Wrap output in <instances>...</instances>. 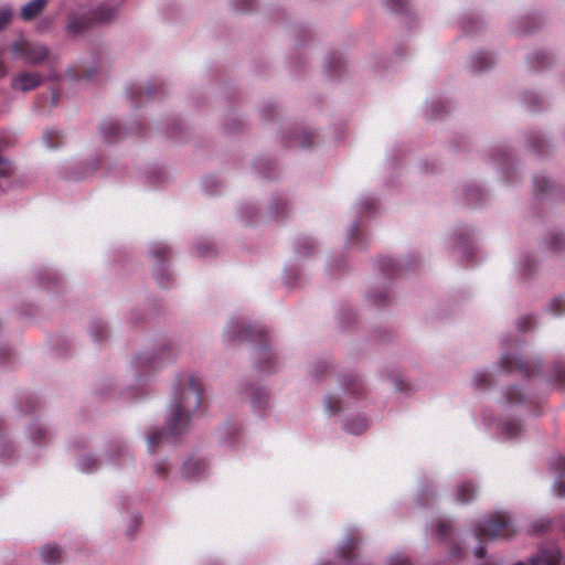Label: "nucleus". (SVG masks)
<instances>
[{
  "mask_svg": "<svg viewBox=\"0 0 565 565\" xmlns=\"http://www.w3.org/2000/svg\"><path fill=\"white\" fill-rule=\"evenodd\" d=\"M203 402V386L199 379L191 375L186 381L178 380L167 427L162 430H153L147 436L149 451L153 452L163 439L183 434L189 427L191 416L196 413Z\"/></svg>",
  "mask_w": 565,
  "mask_h": 565,
  "instance_id": "f257e3e1",
  "label": "nucleus"
},
{
  "mask_svg": "<svg viewBox=\"0 0 565 565\" xmlns=\"http://www.w3.org/2000/svg\"><path fill=\"white\" fill-rule=\"evenodd\" d=\"M116 15L117 9L115 7L100 4L90 11L71 14L68 18L67 30L70 33L77 35L96 23H106L111 21Z\"/></svg>",
  "mask_w": 565,
  "mask_h": 565,
  "instance_id": "f03ea898",
  "label": "nucleus"
},
{
  "mask_svg": "<svg viewBox=\"0 0 565 565\" xmlns=\"http://www.w3.org/2000/svg\"><path fill=\"white\" fill-rule=\"evenodd\" d=\"M228 334L231 340H254L258 339L260 342V345L258 348V355L262 361H264L267 364H262L260 370L264 372H271L274 371V366L270 365V362L273 360V354L269 351V349L266 345V338L267 332L262 327L256 326H245L243 323H235L231 326L228 330Z\"/></svg>",
  "mask_w": 565,
  "mask_h": 565,
  "instance_id": "7ed1b4c3",
  "label": "nucleus"
},
{
  "mask_svg": "<svg viewBox=\"0 0 565 565\" xmlns=\"http://www.w3.org/2000/svg\"><path fill=\"white\" fill-rule=\"evenodd\" d=\"M510 518L502 513H494L484 519L475 529L476 537L480 543L487 540L508 539L514 534Z\"/></svg>",
  "mask_w": 565,
  "mask_h": 565,
  "instance_id": "20e7f679",
  "label": "nucleus"
},
{
  "mask_svg": "<svg viewBox=\"0 0 565 565\" xmlns=\"http://www.w3.org/2000/svg\"><path fill=\"white\" fill-rule=\"evenodd\" d=\"M10 52L14 58H21L31 65H38L46 61L50 51L40 43H33L24 38H20L10 45Z\"/></svg>",
  "mask_w": 565,
  "mask_h": 565,
  "instance_id": "39448f33",
  "label": "nucleus"
},
{
  "mask_svg": "<svg viewBox=\"0 0 565 565\" xmlns=\"http://www.w3.org/2000/svg\"><path fill=\"white\" fill-rule=\"evenodd\" d=\"M501 366L507 372H519L525 377H531L539 372L541 365L507 353L501 356Z\"/></svg>",
  "mask_w": 565,
  "mask_h": 565,
  "instance_id": "423d86ee",
  "label": "nucleus"
},
{
  "mask_svg": "<svg viewBox=\"0 0 565 565\" xmlns=\"http://www.w3.org/2000/svg\"><path fill=\"white\" fill-rule=\"evenodd\" d=\"M151 254L157 260L154 269L156 280L161 287H166L170 281V274L166 268V262L170 254V248L167 245L159 243L152 247Z\"/></svg>",
  "mask_w": 565,
  "mask_h": 565,
  "instance_id": "0eeeda50",
  "label": "nucleus"
},
{
  "mask_svg": "<svg viewBox=\"0 0 565 565\" xmlns=\"http://www.w3.org/2000/svg\"><path fill=\"white\" fill-rule=\"evenodd\" d=\"M42 77L35 72H21L12 78L11 87L21 92H29L39 87Z\"/></svg>",
  "mask_w": 565,
  "mask_h": 565,
  "instance_id": "6e6552de",
  "label": "nucleus"
},
{
  "mask_svg": "<svg viewBox=\"0 0 565 565\" xmlns=\"http://www.w3.org/2000/svg\"><path fill=\"white\" fill-rule=\"evenodd\" d=\"M206 469L207 465L204 459L192 456L184 461L181 476L185 480H196L204 476Z\"/></svg>",
  "mask_w": 565,
  "mask_h": 565,
  "instance_id": "1a4fd4ad",
  "label": "nucleus"
},
{
  "mask_svg": "<svg viewBox=\"0 0 565 565\" xmlns=\"http://www.w3.org/2000/svg\"><path fill=\"white\" fill-rule=\"evenodd\" d=\"M477 494V487L471 481H463L457 486L456 500L461 504L471 502Z\"/></svg>",
  "mask_w": 565,
  "mask_h": 565,
  "instance_id": "9d476101",
  "label": "nucleus"
},
{
  "mask_svg": "<svg viewBox=\"0 0 565 565\" xmlns=\"http://www.w3.org/2000/svg\"><path fill=\"white\" fill-rule=\"evenodd\" d=\"M47 0H32L21 9V17L25 21H31L38 17L45 8Z\"/></svg>",
  "mask_w": 565,
  "mask_h": 565,
  "instance_id": "9b49d317",
  "label": "nucleus"
},
{
  "mask_svg": "<svg viewBox=\"0 0 565 565\" xmlns=\"http://www.w3.org/2000/svg\"><path fill=\"white\" fill-rule=\"evenodd\" d=\"M102 135L107 142H113L122 136V128L116 121H105L100 126Z\"/></svg>",
  "mask_w": 565,
  "mask_h": 565,
  "instance_id": "f8f14e48",
  "label": "nucleus"
},
{
  "mask_svg": "<svg viewBox=\"0 0 565 565\" xmlns=\"http://www.w3.org/2000/svg\"><path fill=\"white\" fill-rule=\"evenodd\" d=\"M41 556L44 563L56 565L61 559V550L56 544H47L42 547Z\"/></svg>",
  "mask_w": 565,
  "mask_h": 565,
  "instance_id": "ddd939ff",
  "label": "nucleus"
},
{
  "mask_svg": "<svg viewBox=\"0 0 565 565\" xmlns=\"http://www.w3.org/2000/svg\"><path fill=\"white\" fill-rule=\"evenodd\" d=\"M342 383L347 392L354 395H360L364 392V386L361 380L353 374H345L342 377Z\"/></svg>",
  "mask_w": 565,
  "mask_h": 565,
  "instance_id": "4468645a",
  "label": "nucleus"
},
{
  "mask_svg": "<svg viewBox=\"0 0 565 565\" xmlns=\"http://www.w3.org/2000/svg\"><path fill=\"white\" fill-rule=\"evenodd\" d=\"M472 67L476 71H484L493 64V58L489 53L480 52L472 56Z\"/></svg>",
  "mask_w": 565,
  "mask_h": 565,
  "instance_id": "2eb2a0df",
  "label": "nucleus"
},
{
  "mask_svg": "<svg viewBox=\"0 0 565 565\" xmlns=\"http://www.w3.org/2000/svg\"><path fill=\"white\" fill-rule=\"evenodd\" d=\"M503 396L510 405L523 404L526 399L525 395L516 386L508 387L504 391Z\"/></svg>",
  "mask_w": 565,
  "mask_h": 565,
  "instance_id": "dca6fc26",
  "label": "nucleus"
},
{
  "mask_svg": "<svg viewBox=\"0 0 565 565\" xmlns=\"http://www.w3.org/2000/svg\"><path fill=\"white\" fill-rule=\"evenodd\" d=\"M367 426H369V423H367L366 418L359 417L356 419L347 422L344 425V430L350 434H353V435H360L363 431H365Z\"/></svg>",
  "mask_w": 565,
  "mask_h": 565,
  "instance_id": "f3484780",
  "label": "nucleus"
},
{
  "mask_svg": "<svg viewBox=\"0 0 565 565\" xmlns=\"http://www.w3.org/2000/svg\"><path fill=\"white\" fill-rule=\"evenodd\" d=\"M62 139H63V137H62L61 132L57 130H54V129L47 130L43 136V140H44L45 145L52 149L61 146Z\"/></svg>",
  "mask_w": 565,
  "mask_h": 565,
  "instance_id": "a211bd4d",
  "label": "nucleus"
},
{
  "mask_svg": "<svg viewBox=\"0 0 565 565\" xmlns=\"http://www.w3.org/2000/svg\"><path fill=\"white\" fill-rule=\"evenodd\" d=\"M379 265L381 270L387 276L396 275L399 270L397 264L390 257H382L379 260Z\"/></svg>",
  "mask_w": 565,
  "mask_h": 565,
  "instance_id": "6ab92c4d",
  "label": "nucleus"
},
{
  "mask_svg": "<svg viewBox=\"0 0 565 565\" xmlns=\"http://www.w3.org/2000/svg\"><path fill=\"white\" fill-rule=\"evenodd\" d=\"M548 247L553 252H561L565 248V236L563 234L553 233L548 238Z\"/></svg>",
  "mask_w": 565,
  "mask_h": 565,
  "instance_id": "aec40b11",
  "label": "nucleus"
},
{
  "mask_svg": "<svg viewBox=\"0 0 565 565\" xmlns=\"http://www.w3.org/2000/svg\"><path fill=\"white\" fill-rule=\"evenodd\" d=\"M324 407L330 414H337L341 411V402L339 398L328 395L324 399Z\"/></svg>",
  "mask_w": 565,
  "mask_h": 565,
  "instance_id": "412c9836",
  "label": "nucleus"
},
{
  "mask_svg": "<svg viewBox=\"0 0 565 565\" xmlns=\"http://www.w3.org/2000/svg\"><path fill=\"white\" fill-rule=\"evenodd\" d=\"M482 195V191L477 186L469 188L466 191V198L470 205H477L481 201Z\"/></svg>",
  "mask_w": 565,
  "mask_h": 565,
  "instance_id": "4be33fe9",
  "label": "nucleus"
},
{
  "mask_svg": "<svg viewBox=\"0 0 565 565\" xmlns=\"http://www.w3.org/2000/svg\"><path fill=\"white\" fill-rule=\"evenodd\" d=\"M502 429L508 437H515L521 430V425L515 420L505 422Z\"/></svg>",
  "mask_w": 565,
  "mask_h": 565,
  "instance_id": "5701e85b",
  "label": "nucleus"
},
{
  "mask_svg": "<svg viewBox=\"0 0 565 565\" xmlns=\"http://www.w3.org/2000/svg\"><path fill=\"white\" fill-rule=\"evenodd\" d=\"M551 181L545 177H535L534 178V189L539 193H545L551 188Z\"/></svg>",
  "mask_w": 565,
  "mask_h": 565,
  "instance_id": "b1692460",
  "label": "nucleus"
},
{
  "mask_svg": "<svg viewBox=\"0 0 565 565\" xmlns=\"http://www.w3.org/2000/svg\"><path fill=\"white\" fill-rule=\"evenodd\" d=\"M550 310L559 316L565 312V299L562 297H555L550 303Z\"/></svg>",
  "mask_w": 565,
  "mask_h": 565,
  "instance_id": "393cba45",
  "label": "nucleus"
},
{
  "mask_svg": "<svg viewBox=\"0 0 565 565\" xmlns=\"http://www.w3.org/2000/svg\"><path fill=\"white\" fill-rule=\"evenodd\" d=\"M386 7L393 12H404L407 8V0H386Z\"/></svg>",
  "mask_w": 565,
  "mask_h": 565,
  "instance_id": "a878e982",
  "label": "nucleus"
},
{
  "mask_svg": "<svg viewBox=\"0 0 565 565\" xmlns=\"http://www.w3.org/2000/svg\"><path fill=\"white\" fill-rule=\"evenodd\" d=\"M92 334L95 341H100L107 335V329L102 323H94L92 327Z\"/></svg>",
  "mask_w": 565,
  "mask_h": 565,
  "instance_id": "bb28decb",
  "label": "nucleus"
},
{
  "mask_svg": "<svg viewBox=\"0 0 565 565\" xmlns=\"http://www.w3.org/2000/svg\"><path fill=\"white\" fill-rule=\"evenodd\" d=\"M534 324V317L533 316H525L519 319L518 321V329L520 331H526L530 330Z\"/></svg>",
  "mask_w": 565,
  "mask_h": 565,
  "instance_id": "cd10ccee",
  "label": "nucleus"
},
{
  "mask_svg": "<svg viewBox=\"0 0 565 565\" xmlns=\"http://www.w3.org/2000/svg\"><path fill=\"white\" fill-rule=\"evenodd\" d=\"M451 524L449 522H439L437 525V534L440 539H447L451 534Z\"/></svg>",
  "mask_w": 565,
  "mask_h": 565,
  "instance_id": "c85d7f7f",
  "label": "nucleus"
},
{
  "mask_svg": "<svg viewBox=\"0 0 565 565\" xmlns=\"http://www.w3.org/2000/svg\"><path fill=\"white\" fill-rule=\"evenodd\" d=\"M475 385L478 388H484L489 386V375L487 373H477L473 379Z\"/></svg>",
  "mask_w": 565,
  "mask_h": 565,
  "instance_id": "c756f323",
  "label": "nucleus"
},
{
  "mask_svg": "<svg viewBox=\"0 0 565 565\" xmlns=\"http://www.w3.org/2000/svg\"><path fill=\"white\" fill-rule=\"evenodd\" d=\"M12 18V12L8 8H3L0 10V30L7 26Z\"/></svg>",
  "mask_w": 565,
  "mask_h": 565,
  "instance_id": "7c9ffc66",
  "label": "nucleus"
},
{
  "mask_svg": "<svg viewBox=\"0 0 565 565\" xmlns=\"http://www.w3.org/2000/svg\"><path fill=\"white\" fill-rule=\"evenodd\" d=\"M153 470L158 477L166 478L169 475L170 468L164 461H161L154 465Z\"/></svg>",
  "mask_w": 565,
  "mask_h": 565,
  "instance_id": "2f4dec72",
  "label": "nucleus"
},
{
  "mask_svg": "<svg viewBox=\"0 0 565 565\" xmlns=\"http://www.w3.org/2000/svg\"><path fill=\"white\" fill-rule=\"evenodd\" d=\"M96 467V461L92 457H85L81 460V468L84 472H90Z\"/></svg>",
  "mask_w": 565,
  "mask_h": 565,
  "instance_id": "473e14b6",
  "label": "nucleus"
},
{
  "mask_svg": "<svg viewBox=\"0 0 565 565\" xmlns=\"http://www.w3.org/2000/svg\"><path fill=\"white\" fill-rule=\"evenodd\" d=\"M46 431L42 427H38L31 431V437L35 443H42L45 439Z\"/></svg>",
  "mask_w": 565,
  "mask_h": 565,
  "instance_id": "72a5a7b5",
  "label": "nucleus"
},
{
  "mask_svg": "<svg viewBox=\"0 0 565 565\" xmlns=\"http://www.w3.org/2000/svg\"><path fill=\"white\" fill-rule=\"evenodd\" d=\"M388 565H411V562L406 556L395 555L391 557Z\"/></svg>",
  "mask_w": 565,
  "mask_h": 565,
  "instance_id": "f704fd0d",
  "label": "nucleus"
},
{
  "mask_svg": "<svg viewBox=\"0 0 565 565\" xmlns=\"http://www.w3.org/2000/svg\"><path fill=\"white\" fill-rule=\"evenodd\" d=\"M555 381L561 385H565V366L557 365L555 367Z\"/></svg>",
  "mask_w": 565,
  "mask_h": 565,
  "instance_id": "c9c22d12",
  "label": "nucleus"
},
{
  "mask_svg": "<svg viewBox=\"0 0 565 565\" xmlns=\"http://www.w3.org/2000/svg\"><path fill=\"white\" fill-rule=\"evenodd\" d=\"M313 135L312 134H303L302 137H301V140H300V145L303 147V148H308V147H311L313 145Z\"/></svg>",
  "mask_w": 565,
  "mask_h": 565,
  "instance_id": "e433bc0d",
  "label": "nucleus"
},
{
  "mask_svg": "<svg viewBox=\"0 0 565 565\" xmlns=\"http://www.w3.org/2000/svg\"><path fill=\"white\" fill-rule=\"evenodd\" d=\"M545 142L544 140L540 139V138H535L532 142V147L533 149L537 152V153H543L545 150Z\"/></svg>",
  "mask_w": 565,
  "mask_h": 565,
  "instance_id": "4c0bfd02",
  "label": "nucleus"
},
{
  "mask_svg": "<svg viewBox=\"0 0 565 565\" xmlns=\"http://www.w3.org/2000/svg\"><path fill=\"white\" fill-rule=\"evenodd\" d=\"M160 89V86L157 85V84H148L146 87H145V94L147 95L148 98L152 97L156 95V93Z\"/></svg>",
  "mask_w": 565,
  "mask_h": 565,
  "instance_id": "58836bf2",
  "label": "nucleus"
},
{
  "mask_svg": "<svg viewBox=\"0 0 565 565\" xmlns=\"http://www.w3.org/2000/svg\"><path fill=\"white\" fill-rule=\"evenodd\" d=\"M341 65H342V62L339 56H332V58L329 62L330 68H333L335 73H339Z\"/></svg>",
  "mask_w": 565,
  "mask_h": 565,
  "instance_id": "ea45409f",
  "label": "nucleus"
},
{
  "mask_svg": "<svg viewBox=\"0 0 565 565\" xmlns=\"http://www.w3.org/2000/svg\"><path fill=\"white\" fill-rule=\"evenodd\" d=\"M242 11H248L253 8L254 0H235Z\"/></svg>",
  "mask_w": 565,
  "mask_h": 565,
  "instance_id": "a19ab883",
  "label": "nucleus"
},
{
  "mask_svg": "<svg viewBox=\"0 0 565 565\" xmlns=\"http://www.w3.org/2000/svg\"><path fill=\"white\" fill-rule=\"evenodd\" d=\"M142 88L140 86L138 87H131L129 89V94H130V97L131 99H139L142 95Z\"/></svg>",
  "mask_w": 565,
  "mask_h": 565,
  "instance_id": "79ce46f5",
  "label": "nucleus"
},
{
  "mask_svg": "<svg viewBox=\"0 0 565 565\" xmlns=\"http://www.w3.org/2000/svg\"><path fill=\"white\" fill-rule=\"evenodd\" d=\"M556 491L559 497H565V481L558 480L556 482Z\"/></svg>",
  "mask_w": 565,
  "mask_h": 565,
  "instance_id": "37998d69",
  "label": "nucleus"
},
{
  "mask_svg": "<svg viewBox=\"0 0 565 565\" xmlns=\"http://www.w3.org/2000/svg\"><path fill=\"white\" fill-rule=\"evenodd\" d=\"M263 397H265V394H263V393L255 394V396L252 399V403H253L254 407H259L260 408V404H262V398Z\"/></svg>",
  "mask_w": 565,
  "mask_h": 565,
  "instance_id": "c03bdc74",
  "label": "nucleus"
},
{
  "mask_svg": "<svg viewBox=\"0 0 565 565\" xmlns=\"http://www.w3.org/2000/svg\"><path fill=\"white\" fill-rule=\"evenodd\" d=\"M3 51L0 50V77H4L8 74V70L2 61Z\"/></svg>",
  "mask_w": 565,
  "mask_h": 565,
  "instance_id": "a18cd8bd",
  "label": "nucleus"
},
{
  "mask_svg": "<svg viewBox=\"0 0 565 565\" xmlns=\"http://www.w3.org/2000/svg\"><path fill=\"white\" fill-rule=\"evenodd\" d=\"M475 555H476L477 558H483L486 556V547L484 546H479L476 550Z\"/></svg>",
  "mask_w": 565,
  "mask_h": 565,
  "instance_id": "49530a36",
  "label": "nucleus"
},
{
  "mask_svg": "<svg viewBox=\"0 0 565 565\" xmlns=\"http://www.w3.org/2000/svg\"><path fill=\"white\" fill-rule=\"evenodd\" d=\"M320 369H321V372H322L323 370H326V369H327V364H326L324 362L319 363V364L316 366L315 371H313V375H315V376H319V374H320Z\"/></svg>",
  "mask_w": 565,
  "mask_h": 565,
  "instance_id": "de8ad7c7",
  "label": "nucleus"
},
{
  "mask_svg": "<svg viewBox=\"0 0 565 565\" xmlns=\"http://www.w3.org/2000/svg\"><path fill=\"white\" fill-rule=\"evenodd\" d=\"M547 58L548 57L545 54H541L537 56L539 63L542 67L547 65V63H545V60H547Z\"/></svg>",
  "mask_w": 565,
  "mask_h": 565,
  "instance_id": "09e8293b",
  "label": "nucleus"
},
{
  "mask_svg": "<svg viewBox=\"0 0 565 565\" xmlns=\"http://www.w3.org/2000/svg\"><path fill=\"white\" fill-rule=\"evenodd\" d=\"M373 205H374L373 200H366V201L363 202V207H364L365 212L367 210H370Z\"/></svg>",
  "mask_w": 565,
  "mask_h": 565,
  "instance_id": "8fccbe9b",
  "label": "nucleus"
},
{
  "mask_svg": "<svg viewBox=\"0 0 565 565\" xmlns=\"http://www.w3.org/2000/svg\"><path fill=\"white\" fill-rule=\"evenodd\" d=\"M198 248H199V250H200V253H201L202 255H207V254H209V252H210V249H212V246L206 245V249H204V250L202 249V248H203V245H199V247H198Z\"/></svg>",
  "mask_w": 565,
  "mask_h": 565,
  "instance_id": "3c124183",
  "label": "nucleus"
},
{
  "mask_svg": "<svg viewBox=\"0 0 565 565\" xmlns=\"http://www.w3.org/2000/svg\"><path fill=\"white\" fill-rule=\"evenodd\" d=\"M94 70H88L85 72V74L83 75V77L87 78V79H92L93 76H94Z\"/></svg>",
  "mask_w": 565,
  "mask_h": 565,
  "instance_id": "603ef678",
  "label": "nucleus"
},
{
  "mask_svg": "<svg viewBox=\"0 0 565 565\" xmlns=\"http://www.w3.org/2000/svg\"><path fill=\"white\" fill-rule=\"evenodd\" d=\"M360 228L358 225H354L351 230V235L352 237H356L358 233H359Z\"/></svg>",
  "mask_w": 565,
  "mask_h": 565,
  "instance_id": "864d4df0",
  "label": "nucleus"
},
{
  "mask_svg": "<svg viewBox=\"0 0 565 565\" xmlns=\"http://www.w3.org/2000/svg\"><path fill=\"white\" fill-rule=\"evenodd\" d=\"M303 248L308 249V250H312L313 249V243L310 242V241H307L303 245Z\"/></svg>",
  "mask_w": 565,
  "mask_h": 565,
  "instance_id": "5fc2aeb1",
  "label": "nucleus"
},
{
  "mask_svg": "<svg viewBox=\"0 0 565 565\" xmlns=\"http://www.w3.org/2000/svg\"><path fill=\"white\" fill-rule=\"evenodd\" d=\"M280 205H281V207H282V209H285L287 204H286V202H285V201H282V200H278V201L276 202V209H278V206H280Z\"/></svg>",
  "mask_w": 565,
  "mask_h": 565,
  "instance_id": "6e6d98bb",
  "label": "nucleus"
},
{
  "mask_svg": "<svg viewBox=\"0 0 565 565\" xmlns=\"http://www.w3.org/2000/svg\"><path fill=\"white\" fill-rule=\"evenodd\" d=\"M437 107H438V104H435V105H434V111L436 113V116H438Z\"/></svg>",
  "mask_w": 565,
  "mask_h": 565,
  "instance_id": "4d7b16f0",
  "label": "nucleus"
},
{
  "mask_svg": "<svg viewBox=\"0 0 565 565\" xmlns=\"http://www.w3.org/2000/svg\"><path fill=\"white\" fill-rule=\"evenodd\" d=\"M52 98H53V103H55V98H56L55 93H53Z\"/></svg>",
  "mask_w": 565,
  "mask_h": 565,
  "instance_id": "13d9d810",
  "label": "nucleus"
}]
</instances>
